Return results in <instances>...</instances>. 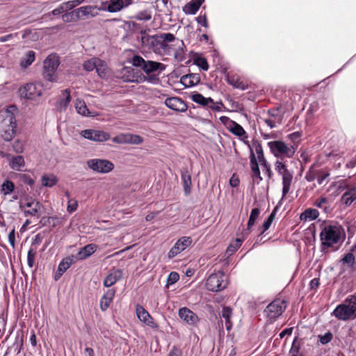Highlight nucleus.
Instances as JSON below:
<instances>
[{"instance_id": "f03ea898", "label": "nucleus", "mask_w": 356, "mask_h": 356, "mask_svg": "<svg viewBox=\"0 0 356 356\" xmlns=\"http://www.w3.org/2000/svg\"><path fill=\"white\" fill-rule=\"evenodd\" d=\"M131 63L134 66L140 67L147 74L146 81L151 83H158L159 79L156 74H151L155 72L160 73L165 70L163 63L153 60H145L142 56L135 55L132 58Z\"/></svg>"}, {"instance_id": "13d9d810", "label": "nucleus", "mask_w": 356, "mask_h": 356, "mask_svg": "<svg viewBox=\"0 0 356 356\" xmlns=\"http://www.w3.org/2000/svg\"><path fill=\"white\" fill-rule=\"evenodd\" d=\"M66 11L65 10L62 4H60L57 8H54L51 12H49V13L45 14V16H47V17H50V16L51 15L56 16V15H60L62 13H64Z\"/></svg>"}, {"instance_id": "052dcab7", "label": "nucleus", "mask_w": 356, "mask_h": 356, "mask_svg": "<svg viewBox=\"0 0 356 356\" xmlns=\"http://www.w3.org/2000/svg\"><path fill=\"white\" fill-rule=\"evenodd\" d=\"M220 121L226 127L227 129H229V127L234 122V120H231L227 116H221L220 118Z\"/></svg>"}, {"instance_id": "dca6fc26", "label": "nucleus", "mask_w": 356, "mask_h": 356, "mask_svg": "<svg viewBox=\"0 0 356 356\" xmlns=\"http://www.w3.org/2000/svg\"><path fill=\"white\" fill-rule=\"evenodd\" d=\"M136 312L138 318L145 323V325L149 326L152 328L158 327L157 323L154 321L153 318L149 314V312L145 309L143 307L140 305H137L136 306Z\"/></svg>"}, {"instance_id": "5701e85b", "label": "nucleus", "mask_w": 356, "mask_h": 356, "mask_svg": "<svg viewBox=\"0 0 356 356\" xmlns=\"http://www.w3.org/2000/svg\"><path fill=\"white\" fill-rule=\"evenodd\" d=\"M115 294V290L113 289H108L104 294L100 300V309L102 311H106L110 306L111 302L113 301Z\"/></svg>"}, {"instance_id": "69168bd1", "label": "nucleus", "mask_w": 356, "mask_h": 356, "mask_svg": "<svg viewBox=\"0 0 356 356\" xmlns=\"http://www.w3.org/2000/svg\"><path fill=\"white\" fill-rule=\"evenodd\" d=\"M256 152L257 154L258 160L260 162V163L266 161L264 157L261 146L258 145L256 147Z\"/></svg>"}, {"instance_id": "1a4fd4ad", "label": "nucleus", "mask_w": 356, "mask_h": 356, "mask_svg": "<svg viewBox=\"0 0 356 356\" xmlns=\"http://www.w3.org/2000/svg\"><path fill=\"white\" fill-rule=\"evenodd\" d=\"M88 167L99 174H108L114 170L115 165L109 160L104 159H92L87 161Z\"/></svg>"}, {"instance_id": "c03bdc74", "label": "nucleus", "mask_w": 356, "mask_h": 356, "mask_svg": "<svg viewBox=\"0 0 356 356\" xmlns=\"http://www.w3.org/2000/svg\"><path fill=\"white\" fill-rule=\"evenodd\" d=\"M260 214V210L258 208H254L252 209L250 218L248 222L247 228L248 230H250L252 227L254 226L256 220H257Z\"/></svg>"}, {"instance_id": "ddd939ff", "label": "nucleus", "mask_w": 356, "mask_h": 356, "mask_svg": "<svg viewBox=\"0 0 356 356\" xmlns=\"http://www.w3.org/2000/svg\"><path fill=\"white\" fill-rule=\"evenodd\" d=\"M81 135L90 140L95 142H104L110 139V134L107 132L96 129H85Z\"/></svg>"}, {"instance_id": "de8ad7c7", "label": "nucleus", "mask_w": 356, "mask_h": 356, "mask_svg": "<svg viewBox=\"0 0 356 356\" xmlns=\"http://www.w3.org/2000/svg\"><path fill=\"white\" fill-rule=\"evenodd\" d=\"M63 99L60 102V109H65L71 100L70 92L68 90H65L62 93Z\"/></svg>"}, {"instance_id": "9b49d317", "label": "nucleus", "mask_w": 356, "mask_h": 356, "mask_svg": "<svg viewBox=\"0 0 356 356\" xmlns=\"http://www.w3.org/2000/svg\"><path fill=\"white\" fill-rule=\"evenodd\" d=\"M42 85L40 83H29L19 90L21 95L28 99H35L42 95Z\"/></svg>"}, {"instance_id": "e2e57ef3", "label": "nucleus", "mask_w": 356, "mask_h": 356, "mask_svg": "<svg viewBox=\"0 0 356 356\" xmlns=\"http://www.w3.org/2000/svg\"><path fill=\"white\" fill-rule=\"evenodd\" d=\"M61 4L63 6V8L66 12H67V11L73 9L74 7L77 6L76 2H74V1H68L64 2Z\"/></svg>"}, {"instance_id": "2eb2a0df", "label": "nucleus", "mask_w": 356, "mask_h": 356, "mask_svg": "<svg viewBox=\"0 0 356 356\" xmlns=\"http://www.w3.org/2000/svg\"><path fill=\"white\" fill-rule=\"evenodd\" d=\"M179 318L188 325H196L200 318L196 314L187 307H181L179 309Z\"/></svg>"}, {"instance_id": "39448f33", "label": "nucleus", "mask_w": 356, "mask_h": 356, "mask_svg": "<svg viewBox=\"0 0 356 356\" xmlns=\"http://www.w3.org/2000/svg\"><path fill=\"white\" fill-rule=\"evenodd\" d=\"M60 65V58L58 54H49L43 62L42 76L48 81H57L56 71Z\"/></svg>"}, {"instance_id": "4c0bfd02", "label": "nucleus", "mask_w": 356, "mask_h": 356, "mask_svg": "<svg viewBox=\"0 0 356 356\" xmlns=\"http://www.w3.org/2000/svg\"><path fill=\"white\" fill-rule=\"evenodd\" d=\"M75 108L77 113L82 115L88 116L90 114L85 102L81 99H78L76 100Z\"/></svg>"}, {"instance_id": "0eeeda50", "label": "nucleus", "mask_w": 356, "mask_h": 356, "mask_svg": "<svg viewBox=\"0 0 356 356\" xmlns=\"http://www.w3.org/2000/svg\"><path fill=\"white\" fill-rule=\"evenodd\" d=\"M275 170L282 177V198L289 193L293 181V173L288 170L286 165L281 161H276Z\"/></svg>"}, {"instance_id": "774afa93", "label": "nucleus", "mask_w": 356, "mask_h": 356, "mask_svg": "<svg viewBox=\"0 0 356 356\" xmlns=\"http://www.w3.org/2000/svg\"><path fill=\"white\" fill-rule=\"evenodd\" d=\"M329 173L327 172H320L316 177L317 182L319 185H321L324 183L325 180L329 176Z\"/></svg>"}, {"instance_id": "c756f323", "label": "nucleus", "mask_w": 356, "mask_h": 356, "mask_svg": "<svg viewBox=\"0 0 356 356\" xmlns=\"http://www.w3.org/2000/svg\"><path fill=\"white\" fill-rule=\"evenodd\" d=\"M191 99L193 102L198 104L202 106L209 108V104L213 103V99L211 97H205L202 94L198 92H193L191 95Z\"/></svg>"}, {"instance_id": "603ef678", "label": "nucleus", "mask_w": 356, "mask_h": 356, "mask_svg": "<svg viewBox=\"0 0 356 356\" xmlns=\"http://www.w3.org/2000/svg\"><path fill=\"white\" fill-rule=\"evenodd\" d=\"M36 249L32 247L29 249L27 254V263L30 268H32L35 264V258L36 255Z\"/></svg>"}, {"instance_id": "473e14b6", "label": "nucleus", "mask_w": 356, "mask_h": 356, "mask_svg": "<svg viewBox=\"0 0 356 356\" xmlns=\"http://www.w3.org/2000/svg\"><path fill=\"white\" fill-rule=\"evenodd\" d=\"M124 144L139 145L143 142V139L138 135L131 134H122Z\"/></svg>"}, {"instance_id": "49530a36", "label": "nucleus", "mask_w": 356, "mask_h": 356, "mask_svg": "<svg viewBox=\"0 0 356 356\" xmlns=\"http://www.w3.org/2000/svg\"><path fill=\"white\" fill-rule=\"evenodd\" d=\"M140 33L142 34V36H141V42L143 43V45H147V44H151L152 46L154 45V42H155V35H148L146 34V32L145 31H142L140 32Z\"/></svg>"}, {"instance_id": "58836bf2", "label": "nucleus", "mask_w": 356, "mask_h": 356, "mask_svg": "<svg viewBox=\"0 0 356 356\" xmlns=\"http://www.w3.org/2000/svg\"><path fill=\"white\" fill-rule=\"evenodd\" d=\"M228 82L234 88L242 90H245L248 88V84L241 81V79L237 76H232L229 78Z\"/></svg>"}, {"instance_id": "f257e3e1", "label": "nucleus", "mask_w": 356, "mask_h": 356, "mask_svg": "<svg viewBox=\"0 0 356 356\" xmlns=\"http://www.w3.org/2000/svg\"><path fill=\"white\" fill-rule=\"evenodd\" d=\"M12 108L0 111V138L6 142L11 141L17 131V122Z\"/></svg>"}, {"instance_id": "a18cd8bd", "label": "nucleus", "mask_w": 356, "mask_h": 356, "mask_svg": "<svg viewBox=\"0 0 356 356\" xmlns=\"http://www.w3.org/2000/svg\"><path fill=\"white\" fill-rule=\"evenodd\" d=\"M301 347V343L298 340L297 338H295L291 349L289 350V355L290 356H302V354L300 352Z\"/></svg>"}, {"instance_id": "0e129e2a", "label": "nucleus", "mask_w": 356, "mask_h": 356, "mask_svg": "<svg viewBox=\"0 0 356 356\" xmlns=\"http://www.w3.org/2000/svg\"><path fill=\"white\" fill-rule=\"evenodd\" d=\"M179 278V276L177 273L172 272L170 273V275L168 276V283L170 284H174L178 281Z\"/></svg>"}, {"instance_id": "37998d69", "label": "nucleus", "mask_w": 356, "mask_h": 356, "mask_svg": "<svg viewBox=\"0 0 356 356\" xmlns=\"http://www.w3.org/2000/svg\"><path fill=\"white\" fill-rule=\"evenodd\" d=\"M95 70L99 76L104 77L108 70L107 65L104 60L98 58Z\"/></svg>"}, {"instance_id": "680f3d73", "label": "nucleus", "mask_w": 356, "mask_h": 356, "mask_svg": "<svg viewBox=\"0 0 356 356\" xmlns=\"http://www.w3.org/2000/svg\"><path fill=\"white\" fill-rule=\"evenodd\" d=\"M13 147L15 152L17 153H21L24 150L23 144L21 142V140H16L14 142Z\"/></svg>"}, {"instance_id": "bf43d9fd", "label": "nucleus", "mask_w": 356, "mask_h": 356, "mask_svg": "<svg viewBox=\"0 0 356 356\" xmlns=\"http://www.w3.org/2000/svg\"><path fill=\"white\" fill-rule=\"evenodd\" d=\"M77 207H78V204H77L76 200L69 199L67 207V211L69 213H72V212L75 211L77 209Z\"/></svg>"}, {"instance_id": "f8f14e48", "label": "nucleus", "mask_w": 356, "mask_h": 356, "mask_svg": "<svg viewBox=\"0 0 356 356\" xmlns=\"http://www.w3.org/2000/svg\"><path fill=\"white\" fill-rule=\"evenodd\" d=\"M154 38L156 43L159 44L162 49L168 53L170 52V47L168 44V42H175V45L178 47H180L181 45H184L182 40L176 39L175 35L170 33L156 34Z\"/></svg>"}, {"instance_id": "9d476101", "label": "nucleus", "mask_w": 356, "mask_h": 356, "mask_svg": "<svg viewBox=\"0 0 356 356\" xmlns=\"http://www.w3.org/2000/svg\"><path fill=\"white\" fill-rule=\"evenodd\" d=\"M286 308L284 300L277 299L270 302L266 308L264 312L268 320L271 323L280 316Z\"/></svg>"}, {"instance_id": "4be33fe9", "label": "nucleus", "mask_w": 356, "mask_h": 356, "mask_svg": "<svg viewBox=\"0 0 356 356\" xmlns=\"http://www.w3.org/2000/svg\"><path fill=\"white\" fill-rule=\"evenodd\" d=\"M341 202L346 206H350L351 204L356 202V186L348 188L341 197Z\"/></svg>"}, {"instance_id": "4468645a", "label": "nucleus", "mask_w": 356, "mask_h": 356, "mask_svg": "<svg viewBox=\"0 0 356 356\" xmlns=\"http://www.w3.org/2000/svg\"><path fill=\"white\" fill-rule=\"evenodd\" d=\"M193 241L189 236H182L177 240L174 246L168 252V257L170 259L174 258L179 253L185 250L189 247Z\"/></svg>"}, {"instance_id": "bb28decb", "label": "nucleus", "mask_w": 356, "mask_h": 356, "mask_svg": "<svg viewBox=\"0 0 356 356\" xmlns=\"http://www.w3.org/2000/svg\"><path fill=\"white\" fill-rule=\"evenodd\" d=\"M228 130L232 134L239 138L241 140H247L248 138V135L245 129L235 121Z\"/></svg>"}, {"instance_id": "5fc2aeb1", "label": "nucleus", "mask_w": 356, "mask_h": 356, "mask_svg": "<svg viewBox=\"0 0 356 356\" xmlns=\"http://www.w3.org/2000/svg\"><path fill=\"white\" fill-rule=\"evenodd\" d=\"M275 214H276V209H275L272 213H270V215L268 217V218L266 220H265V221L263 223V228H264V232L266 231L267 229H269L270 225L272 224L273 221L275 219Z\"/></svg>"}, {"instance_id": "e433bc0d", "label": "nucleus", "mask_w": 356, "mask_h": 356, "mask_svg": "<svg viewBox=\"0 0 356 356\" xmlns=\"http://www.w3.org/2000/svg\"><path fill=\"white\" fill-rule=\"evenodd\" d=\"M232 316V309L229 307H223L222 311V317L225 320V326L227 330H230L232 327L231 318Z\"/></svg>"}, {"instance_id": "a19ab883", "label": "nucleus", "mask_w": 356, "mask_h": 356, "mask_svg": "<svg viewBox=\"0 0 356 356\" xmlns=\"http://www.w3.org/2000/svg\"><path fill=\"white\" fill-rule=\"evenodd\" d=\"M35 52L33 51H29L25 55V57L21 60L20 65L25 68L28 66L31 65L33 61L35 60Z\"/></svg>"}, {"instance_id": "423d86ee", "label": "nucleus", "mask_w": 356, "mask_h": 356, "mask_svg": "<svg viewBox=\"0 0 356 356\" xmlns=\"http://www.w3.org/2000/svg\"><path fill=\"white\" fill-rule=\"evenodd\" d=\"M268 146L271 152L276 157L291 158L296 152L295 145H288L282 140H275L268 143Z\"/></svg>"}, {"instance_id": "c9c22d12", "label": "nucleus", "mask_w": 356, "mask_h": 356, "mask_svg": "<svg viewBox=\"0 0 356 356\" xmlns=\"http://www.w3.org/2000/svg\"><path fill=\"white\" fill-rule=\"evenodd\" d=\"M58 182L57 177L53 174H45L41 177V183L43 186L52 187Z\"/></svg>"}, {"instance_id": "6e6552de", "label": "nucleus", "mask_w": 356, "mask_h": 356, "mask_svg": "<svg viewBox=\"0 0 356 356\" xmlns=\"http://www.w3.org/2000/svg\"><path fill=\"white\" fill-rule=\"evenodd\" d=\"M206 287L211 291H218L224 289L227 285L225 274L218 271L209 276L206 282Z\"/></svg>"}, {"instance_id": "79ce46f5", "label": "nucleus", "mask_w": 356, "mask_h": 356, "mask_svg": "<svg viewBox=\"0 0 356 356\" xmlns=\"http://www.w3.org/2000/svg\"><path fill=\"white\" fill-rule=\"evenodd\" d=\"M62 19L65 22H76V21L80 19L81 15H78L76 9L70 13L65 12L62 15Z\"/></svg>"}, {"instance_id": "20e7f679", "label": "nucleus", "mask_w": 356, "mask_h": 356, "mask_svg": "<svg viewBox=\"0 0 356 356\" xmlns=\"http://www.w3.org/2000/svg\"><path fill=\"white\" fill-rule=\"evenodd\" d=\"M342 228L339 225H325L320 233L322 250H325L337 244L341 238Z\"/></svg>"}, {"instance_id": "09e8293b", "label": "nucleus", "mask_w": 356, "mask_h": 356, "mask_svg": "<svg viewBox=\"0 0 356 356\" xmlns=\"http://www.w3.org/2000/svg\"><path fill=\"white\" fill-rule=\"evenodd\" d=\"M242 242L243 240L240 238H236L227 247V252L229 254H232L241 246Z\"/></svg>"}, {"instance_id": "338daca9", "label": "nucleus", "mask_w": 356, "mask_h": 356, "mask_svg": "<svg viewBox=\"0 0 356 356\" xmlns=\"http://www.w3.org/2000/svg\"><path fill=\"white\" fill-rule=\"evenodd\" d=\"M222 106L223 104L222 102H214V101L213 100V103L209 104V108L214 111H221Z\"/></svg>"}, {"instance_id": "72a5a7b5", "label": "nucleus", "mask_w": 356, "mask_h": 356, "mask_svg": "<svg viewBox=\"0 0 356 356\" xmlns=\"http://www.w3.org/2000/svg\"><path fill=\"white\" fill-rule=\"evenodd\" d=\"M97 9L96 6H82L76 9L78 15H81V18L82 17H88L92 16L95 17L97 15V13L94 11Z\"/></svg>"}, {"instance_id": "f704fd0d", "label": "nucleus", "mask_w": 356, "mask_h": 356, "mask_svg": "<svg viewBox=\"0 0 356 356\" xmlns=\"http://www.w3.org/2000/svg\"><path fill=\"white\" fill-rule=\"evenodd\" d=\"M10 167L16 171L21 170V168L25 165V161L22 156H13L9 162Z\"/></svg>"}, {"instance_id": "a878e982", "label": "nucleus", "mask_w": 356, "mask_h": 356, "mask_svg": "<svg viewBox=\"0 0 356 356\" xmlns=\"http://www.w3.org/2000/svg\"><path fill=\"white\" fill-rule=\"evenodd\" d=\"M73 262V257L63 259L58 265L57 273L55 275V280H57L71 266Z\"/></svg>"}, {"instance_id": "7ed1b4c3", "label": "nucleus", "mask_w": 356, "mask_h": 356, "mask_svg": "<svg viewBox=\"0 0 356 356\" xmlns=\"http://www.w3.org/2000/svg\"><path fill=\"white\" fill-rule=\"evenodd\" d=\"M332 316L338 321H349L356 318V292L349 295L332 312Z\"/></svg>"}, {"instance_id": "864d4df0", "label": "nucleus", "mask_w": 356, "mask_h": 356, "mask_svg": "<svg viewBox=\"0 0 356 356\" xmlns=\"http://www.w3.org/2000/svg\"><path fill=\"white\" fill-rule=\"evenodd\" d=\"M194 63L198 67L202 68L204 71H207L209 69V64L206 58L203 57H197L194 60Z\"/></svg>"}, {"instance_id": "6ab92c4d", "label": "nucleus", "mask_w": 356, "mask_h": 356, "mask_svg": "<svg viewBox=\"0 0 356 356\" xmlns=\"http://www.w3.org/2000/svg\"><path fill=\"white\" fill-rule=\"evenodd\" d=\"M134 3L133 0H110L106 10L110 13H116Z\"/></svg>"}, {"instance_id": "aec40b11", "label": "nucleus", "mask_w": 356, "mask_h": 356, "mask_svg": "<svg viewBox=\"0 0 356 356\" xmlns=\"http://www.w3.org/2000/svg\"><path fill=\"white\" fill-rule=\"evenodd\" d=\"M250 159L251 170L252 172V179H253L254 182H255L258 184L262 180V177H261V175H260V170H259V165H258V163L257 161V159H256L254 153L253 152L252 149H250Z\"/></svg>"}, {"instance_id": "4d7b16f0", "label": "nucleus", "mask_w": 356, "mask_h": 356, "mask_svg": "<svg viewBox=\"0 0 356 356\" xmlns=\"http://www.w3.org/2000/svg\"><path fill=\"white\" fill-rule=\"evenodd\" d=\"M318 337L320 342L325 345L328 343L332 339L333 335L330 332H327L323 335H319Z\"/></svg>"}, {"instance_id": "ea45409f", "label": "nucleus", "mask_w": 356, "mask_h": 356, "mask_svg": "<svg viewBox=\"0 0 356 356\" xmlns=\"http://www.w3.org/2000/svg\"><path fill=\"white\" fill-rule=\"evenodd\" d=\"M15 190V184L10 180H5L1 186V192L4 195H8L12 193Z\"/></svg>"}, {"instance_id": "6e6d98bb", "label": "nucleus", "mask_w": 356, "mask_h": 356, "mask_svg": "<svg viewBox=\"0 0 356 356\" xmlns=\"http://www.w3.org/2000/svg\"><path fill=\"white\" fill-rule=\"evenodd\" d=\"M355 258L353 254L348 253L346 254L343 258L341 259V261L343 264H347L350 266H353L355 264Z\"/></svg>"}, {"instance_id": "b1692460", "label": "nucleus", "mask_w": 356, "mask_h": 356, "mask_svg": "<svg viewBox=\"0 0 356 356\" xmlns=\"http://www.w3.org/2000/svg\"><path fill=\"white\" fill-rule=\"evenodd\" d=\"M200 81L199 74H189L184 75L181 78V83L186 87L190 88L197 85Z\"/></svg>"}, {"instance_id": "c85d7f7f", "label": "nucleus", "mask_w": 356, "mask_h": 356, "mask_svg": "<svg viewBox=\"0 0 356 356\" xmlns=\"http://www.w3.org/2000/svg\"><path fill=\"white\" fill-rule=\"evenodd\" d=\"M181 181L184 187V193L188 195L191 192V176L187 169L181 170Z\"/></svg>"}, {"instance_id": "f3484780", "label": "nucleus", "mask_w": 356, "mask_h": 356, "mask_svg": "<svg viewBox=\"0 0 356 356\" xmlns=\"http://www.w3.org/2000/svg\"><path fill=\"white\" fill-rule=\"evenodd\" d=\"M165 104L169 108L179 113L187 111L188 106L186 102L179 97H168L165 100Z\"/></svg>"}, {"instance_id": "393cba45", "label": "nucleus", "mask_w": 356, "mask_h": 356, "mask_svg": "<svg viewBox=\"0 0 356 356\" xmlns=\"http://www.w3.org/2000/svg\"><path fill=\"white\" fill-rule=\"evenodd\" d=\"M122 273L120 270H114L111 271L104 279V285L106 287H110L121 279Z\"/></svg>"}, {"instance_id": "cd10ccee", "label": "nucleus", "mask_w": 356, "mask_h": 356, "mask_svg": "<svg viewBox=\"0 0 356 356\" xmlns=\"http://www.w3.org/2000/svg\"><path fill=\"white\" fill-rule=\"evenodd\" d=\"M204 1V0H191L184 7L183 10L186 15H195Z\"/></svg>"}, {"instance_id": "2f4dec72", "label": "nucleus", "mask_w": 356, "mask_h": 356, "mask_svg": "<svg viewBox=\"0 0 356 356\" xmlns=\"http://www.w3.org/2000/svg\"><path fill=\"white\" fill-rule=\"evenodd\" d=\"M319 216L318 210L309 208L305 210L300 216L301 220L310 221L316 219Z\"/></svg>"}, {"instance_id": "3c124183", "label": "nucleus", "mask_w": 356, "mask_h": 356, "mask_svg": "<svg viewBox=\"0 0 356 356\" xmlns=\"http://www.w3.org/2000/svg\"><path fill=\"white\" fill-rule=\"evenodd\" d=\"M134 18L137 20L140 21H149L152 19V14L150 11L148 10H143L138 13Z\"/></svg>"}, {"instance_id": "412c9836", "label": "nucleus", "mask_w": 356, "mask_h": 356, "mask_svg": "<svg viewBox=\"0 0 356 356\" xmlns=\"http://www.w3.org/2000/svg\"><path fill=\"white\" fill-rule=\"evenodd\" d=\"M97 249V246L94 243L86 245L79 250L76 255V259L79 260L86 259L95 253Z\"/></svg>"}, {"instance_id": "a211bd4d", "label": "nucleus", "mask_w": 356, "mask_h": 356, "mask_svg": "<svg viewBox=\"0 0 356 356\" xmlns=\"http://www.w3.org/2000/svg\"><path fill=\"white\" fill-rule=\"evenodd\" d=\"M20 208L24 210L26 216H38L40 209L42 208V204L39 202H29L24 205H20Z\"/></svg>"}, {"instance_id": "8fccbe9b", "label": "nucleus", "mask_w": 356, "mask_h": 356, "mask_svg": "<svg viewBox=\"0 0 356 356\" xmlns=\"http://www.w3.org/2000/svg\"><path fill=\"white\" fill-rule=\"evenodd\" d=\"M97 59L98 58H92L86 60L83 65V69L88 72L95 70Z\"/></svg>"}, {"instance_id": "7c9ffc66", "label": "nucleus", "mask_w": 356, "mask_h": 356, "mask_svg": "<svg viewBox=\"0 0 356 356\" xmlns=\"http://www.w3.org/2000/svg\"><path fill=\"white\" fill-rule=\"evenodd\" d=\"M314 206L322 209L326 213L331 211V206L328 199L325 197H321L314 202Z\"/></svg>"}]
</instances>
